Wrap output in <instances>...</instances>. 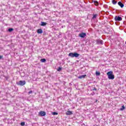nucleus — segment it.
<instances>
[{
  "label": "nucleus",
  "mask_w": 126,
  "mask_h": 126,
  "mask_svg": "<svg viewBox=\"0 0 126 126\" xmlns=\"http://www.w3.org/2000/svg\"><path fill=\"white\" fill-rule=\"evenodd\" d=\"M41 26H46L47 25V23L44 22H41Z\"/></svg>",
  "instance_id": "obj_12"
},
{
  "label": "nucleus",
  "mask_w": 126,
  "mask_h": 126,
  "mask_svg": "<svg viewBox=\"0 0 126 126\" xmlns=\"http://www.w3.org/2000/svg\"><path fill=\"white\" fill-rule=\"evenodd\" d=\"M17 84L20 86H23L26 84V82L25 81H20L18 82H17Z\"/></svg>",
  "instance_id": "obj_4"
},
{
  "label": "nucleus",
  "mask_w": 126,
  "mask_h": 126,
  "mask_svg": "<svg viewBox=\"0 0 126 126\" xmlns=\"http://www.w3.org/2000/svg\"><path fill=\"white\" fill-rule=\"evenodd\" d=\"M5 79H6V80H7V77H5Z\"/></svg>",
  "instance_id": "obj_27"
},
{
  "label": "nucleus",
  "mask_w": 126,
  "mask_h": 126,
  "mask_svg": "<svg viewBox=\"0 0 126 126\" xmlns=\"http://www.w3.org/2000/svg\"><path fill=\"white\" fill-rule=\"evenodd\" d=\"M43 33V30L41 29H39L37 30L38 34H42Z\"/></svg>",
  "instance_id": "obj_11"
},
{
  "label": "nucleus",
  "mask_w": 126,
  "mask_h": 126,
  "mask_svg": "<svg viewBox=\"0 0 126 126\" xmlns=\"http://www.w3.org/2000/svg\"><path fill=\"white\" fill-rule=\"evenodd\" d=\"M62 69H63V67H59L57 69V71H61V70H62Z\"/></svg>",
  "instance_id": "obj_17"
},
{
  "label": "nucleus",
  "mask_w": 126,
  "mask_h": 126,
  "mask_svg": "<svg viewBox=\"0 0 126 126\" xmlns=\"http://www.w3.org/2000/svg\"><path fill=\"white\" fill-rule=\"evenodd\" d=\"M86 76H87L86 74L82 75L79 76L78 77V78H79V79H82L85 78Z\"/></svg>",
  "instance_id": "obj_8"
},
{
  "label": "nucleus",
  "mask_w": 126,
  "mask_h": 126,
  "mask_svg": "<svg viewBox=\"0 0 126 126\" xmlns=\"http://www.w3.org/2000/svg\"><path fill=\"white\" fill-rule=\"evenodd\" d=\"M1 59H2V56H0V60Z\"/></svg>",
  "instance_id": "obj_26"
},
{
  "label": "nucleus",
  "mask_w": 126,
  "mask_h": 126,
  "mask_svg": "<svg viewBox=\"0 0 126 126\" xmlns=\"http://www.w3.org/2000/svg\"><path fill=\"white\" fill-rule=\"evenodd\" d=\"M97 14H94V16H93L92 19H95V18H96L97 17Z\"/></svg>",
  "instance_id": "obj_19"
},
{
  "label": "nucleus",
  "mask_w": 126,
  "mask_h": 126,
  "mask_svg": "<svg viewBox=\"0 0 126 126\" xmlns=\"http://www.w3.org/2000/svg\"><path fill=\"white\" fill-rule=\"evenodd\" d=\"M126 109V107H125V105H123L122 106V108H120V111H124Z\"/></svg>",
  "instance_id": "obj_13"
},
{
  "label": "nucleus",
  "mask_w": 126,
  "mask_h": 126,
  "mask_svg": "<svg viewBox=\"0 0 126 126\" xmlns=\"http://www.w3.org/2000/svg\"><path fill=\"white\" fill-rule=\"evenodd\" d=\"M52 115H53V116H56V115H58V113L55 112H53Z\"/></svg>",
  "instance_id": "obj_20"
},
{
  "label": "nucleus",
  "mask_w": 126,
  "mask_h": 126,
  "mask_svg": "<svg viewBox=\"0 0 126 126\" xmlns=\"http://www.w3.org/2000/svg\"><path fill=\"white\" fill-rule=\"evenodd\" d=\"M115 21H122L123 20V18L119 16H115Z\"/></svg>",
  "instance_id": "obj_5"
},
{
  "label": "nucleus",
  "mask_w": 126,
  "mask_h": 126,
  "mask_svg": "<svg viewBox=\"0 0 126 126\" xmlns=\"http://www.w3.org/2000/svg\"><path fill=\"white\" fill-rule=\"evenodd\" d=\"M108 76V79H114L115 78V75L113 74V72L112 71H109L107 73Z\"/></svg>",
  "instance_id": "obj_2"
},
{
  "label": "nucleus",
  "mask_w": 126,
  "mask_h": 126,
  "mask_svg": "<svg viewBox=\"0 0 126 126\" xmlns=\"http://www.w3.org/2000/svg\"><path fill=\"white\" fill-rule=\"evenodd\" d=\"M118 4L119 5V6H120L122 8L125 6V5L123 3H122V2L121 1L118 2Z\"/></svg>",
  "instance_id": "obj_9"
},
{
  "label": "nucleus",
  "mask_w": 126,
  "mask_h": 126,
  "mask_svg": "<svg viewBox=\"0 0 126 126\" xmlns=\"http://www.w3.org/2000/svg\"><path fill=\"white\" fill-rule=\"evenodd\" d=\"M94 3L96 6L99 5V3L97 1H94Z\"/></svg>",
  "instance_id": "obj_16"
},
{
  "label": "nucleus",
  "mask_w": 126,
  "mask_h": 126,
  "mask_svg": "<svg viewBox=\"0 0 126 126\" xmlns=\"http://www.w3.org/2000/svg\"><path fill=\"white\" fill-rule=\"evenodd\" d=\"M97 100H96V102H97Z\"/></svg>",
  "instance_id": "obj_28"
},
{
  "label": "nucleus",
  "mask_w": 126,
  "mask_h": 126,
  "mask_svg": "<svg viewBox=\"0 0 126 126\" xmlns=\"http://www.w3.org/2000/svg\"><path fill=\"white\" fill-rule=\"evenodd\" d=\"M66 115H67V116H70V115H72V112L70 111H67L66 112Z\"/></svg>",
  "instance_id": "obj_10"
},
{
  "label": "nucleus",
  "mask_w": 126,
  "mask_h": 126,
  "mask_svg": "<svg viewBox=\"0 0 126 126\" xmlns=\"http://www.w3.org/2000/svg\"><path fill=\"white\" fill-rule=\"evenodd\" d=\"M97 90V89H96V88H94V89H93L92 90V91H96Z\"/></svg>",
  "instance_id": "obj_23"
},
{
  "label": "nucleus",
  "mask_w": 126,
  "mask_h": 126,
  "mask_svg": "<svg viewBox=\"0 0 126 126\" xmlns=\"http://www.w3.org/2000/svg\"><path fill=\"white\" fill-rule=\"evenodd\" d=\"M79 37L81 38H85L86 37V33L85 32H82L79 34Z\"/></svg>",
  "instance_id": "obj_6"
},
{
  "label": "nucleus",
  "mask_w": 126,
  "mask_h": 126,
  "mask_svg": "<svg viewBox=\"0 0 126 126\" xmlns=\"http://www.w3.org/2000/svg\"><path fill=\"white\" fill-rule=\"evenodd\" d=\"M91 95H92V96H93V95H95V93L93 92L91 94Z\"/></svg>",
  "instance_id": "obj_25"
},
{
  "label": "nucleus",
  "mask_w": 126,
  "mask_h": 126,
  "mask_svg": "<svg viewBox=\"0 0 126 126\" xmlns=\"http://www.w3.org/2000/svg\"><path fill=\"white\" fill-rule=\"evenodd\" d=\"M40 62H41V63H46V59H41L40 60Z\"/></svg>",
  "instance_id": "obj_14"
},
{
  "label": "nucleus",
  "mask_w": 126,
  "mask_h": 126,
  "mask_svg": "<svg viewBox=\"0 0 126 126\" xmlns=\"http://www.w3.org/2000/svg\"><path fill=\"white\" fill-rule=\"evenodd\" d=\"M21 126H25V122H22V123H21Z\"/></svg>",
  "instance_id": "obj_21"
},
{
  "label": "nucleus",
  "mask_w": 126,
  "mask_h": 126,
  "mask_svg": "<svg viewBox=\"0 0 126 126\" xmlns=\"http://www.w3.org/2000/svg\"><path fill=\"white\" fill-rule=\"evenodd\" d=\"M80 55H79L78 53L75 52V53H72L71 52L69 53L68 56L70 57L71 58H78Z\"/></svg>",
  "instance_id": "obj_1"
},
{
  "label": "nucleus",
  "mask_w": 126,
  "mask_h": 126,
  "mask_svg": "<svg viewBox=\"0 0 126 126\" xmlns=\"http://www.w3.org/2000/svg\"><path fill=\"white\" fill-rule=\"evenodd\" d=\"M95 74H96V75H100V72H95Z\"/></svg>",
  "instance_id": "obj_22"
},
{
  "label": "nucleus",
  "mask_w": 126,
  "mask_h": 126,
  "mask_svg": "<svg viewBox=\"0 0 126 126\" xmlns=\"http://www.w3.org/2000/svg\"><path fill=\"white\" fill-rule=\"evenodd\" d=\"M96 45H104V41L100 39H97L95 41Z\"/></svg>",
  "instance_id": "obj_3"
},
{
  "label": "nucleus",
  "mask_w": 126,
  "mask_h": 126,
  "mask_svg": "<svg viewBox=\"0 0 126 126\" xmlns=\"http://www.w3.org/2000/svg\"><path fill=\"white\" fill-rule=\"evenodd\" d=\"M39 115L41 117H45L46 116V112L45 111H40L39 112Z\"/></svg>",
  "instance_id": "obj_7"
},
{
  "label": "nucleus",
  "mask_w": 126,
  "mask_h": 126,
  "mask_svg": "<svg viewBox=\"0 0 126 126\" xmlns=\"http://www.w3.org/2000/svg\"><path fill=\"white\" fill-rule=\"evenodd\" d=\"M13 31V28H9V29H8V31L9 32H12Z\"/></svg>",
  "instance_id": "obj_18"
},
{
  "label": "nucleus",
  "mask_w": 126,
  "mask_h": 126,
  "mask_svg": "<svg viewBox=\"0 0 126 126\" xmlns=\"http://www.w3.org/2000/svg\"><path fill=\"white\" fill-rule=\"evenodd\" d=\"M112 2L113 4H117V2H118L117 1H115V0H112Z\"/></svg>",
  "instance_id": "obj_15"
},
{
  "label": "nucleus",
  "mask_w": 126,
  "mask_h": 126,
  "mask_svg": "<svg viewBox=\"0 0 126 126\" xmlns=\"http://www.w3.org/2000/svg\"><path fill=\"white\" fill-rule=\"evenodd\" d=\"M32 93H33V91H30L28 93V94H32Z\"/></svg>",
  "instance_id": "obj_24"
}]
</instances>
